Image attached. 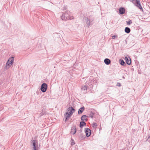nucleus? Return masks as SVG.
Returning a JSON list of instances; mask_svg holds the SVG:
<instances>
[{"mask_svg":"<svg viewBox=\"0 0 150 150\" xmlns=\"http://www.w3.org/2000/svg\"><path fill=\"white\" fill-rule=\"evenodd\" d=\"M69 12L67 11L65 13H63L62 15L61 16V19L64 21H65L67 20L72 19H73V17H70L68 15Z\"/></svg>","mask_w":150,"mask_h":150,"instance_id":"nucleus-1","label":"nucleus"},{"mask_svg":"<svg viewBox=\"0 0 150 150\" xmlns=\"http://www.w3.org/2000/svg\"><path fill=\"white\" fill-rule=\"evenodd\" d=\"M130 1L134 4L139 9L143 10V8L141 6L139 0H132Z\"/></svg>","mask_w":150,"mask_h":150,"instance_id":"nucleus-2","label":"nucleus"},{"mask_svg":"<svg viewBox=\"0 0 150 150\" xmlns=\"http://www.w3.org/2000/svg\"><path fill=\"white\" fill-rule=\"evenodd\" d=\"M75 111V110L71 106L68 108V112H66L65 114L66 115H69V116H71Z\"/></svg>","mask_w":150,"mask_h":150,"instance_id":"nucleus-3","label":"nucleus"},{"mask_svg":"<svg viewBox=\"0 0 150 150\" xmlns=\"http://www.w3.org/2000/svg\"><path fill=\"white\" fill-rule=\"evenodd\" d=\"M47 89V85L46 83H42L41 86L40 90L42 92L44 93Z\"/></svg>","mask_w":150,"mask_h":150,"instance_id":"nucleus-4","label":"nucleus"},{"mask_svg":"<svg viewBox=\"0 0 150 150\" xmlns=\"http://www.w3.org/2000/svg\"><path fill=\"white\" fill-rule=\"evenodd\" d=\"M76 131V125H73L71 127L70 134H75Z\"/></svg>","mask_w":150,"mask_h":150,"instance_id":"nucleus-5","label":"nucleus"},{"mask_svg":"<svg viewBox=\"0 0 150 150\" xmlns=\"http://www.w3.org/2000/svg\"><path fill=\"white\" fill-rule=\"evenodd\" d=\"M90 129L88 128H85V132L86 134V137H89L91 135Z\"/></svg>","mask_w":150,"mask_h":150,"instance_id":"nucleus-6","label":"nucleus"},{"mask_svg":"<svg viewBox=\"0 0 150 150\" xmlns=\"http://www.w3.org/2000/svg\"><path fill=\"white\" fill-rule=\"evenodd\" d=\"M88 88V87L86 85L82 87L81 89L82 91H83V93H85L87 92Z\"/></svg>","mask_w":150,"mask_h":150,"instance_id":"nucleus-7","label":"nucleus"},{"mask_svg":"<svg viewBox=\"0 0 150 150\" xmlns=\"http://www.w3.org/2000/svg\"><path fill=\"white\" fill-rule=\"evenodd\" d=\"M125 60L126 61V62L127 64L129 65L131 64V59L130 58V57H125Z\"/></svg>","mask_w":150,"mask_h":150,"instance_id":"nucleus-8","label":"nucleus"},{"mask_svg":"<svg viewBox=\"0 0 150 150\" xmlns=\"http://www.w3.org/2000/svg\"><path fill=\"white\" fill-rule=\"evenodd\" d=\"M85 20L86 22V26L88 28L90 25V21L89 19L87 18H86Z\"/></svg>","mask_w":150,"mask_h":150,"instance_id":"nucleus-9","label":"nucleus"},{"mask_svg":"<svg viewBox=\"0 0 150 150\" xmlns=\"http://www.w3.org/2000/svg\"><path fill=\"white\" fill-rule=\"evenodd\" d=\"M85 107L84 106H83L80 108L78 111V114L79 115H80L85 110Z\"/></svg>","mask_w":150,"mask_h":150,"instance_id":"nucleus-10","label":"nucleus"},{"mask_svg":"<svg viewBox=\"0 0 150 150\" xmlns=\"http://www.w3.org/2000/svg\"><path fill=\"white\" fill-rule=\"evenodd\" d=\"M32 141L33 142V148L34 150H36V145L38 144V142L37 140H33Z\"/></svg>","mask_w":150,"mask_h":150,"instance_id":"nucleus-11","label":"nucleus"},{"mask_svg":"<svg viewBox=\"0 0 150 150\" xmlns=\"http://www.w3.org/2000/svg\"><path fill=\"white\" fill-rule=\"evenodd\" d=\"M119 12L120 14H123L125 13V9L123 7H121L119 9Z\"/></svg>","mask_w":150,"mask_h":150,"instance_id":"nucleus-12","label":"nucleus"},{"mask_svg":"<svg viewBox=\"0 0 150 150\" xmlns=\"http://www.w3.org/2000/svg\"><path fill=\"white\" fill-rule=\"evenodd\" d=\"M87 117V116H86V115H83L81 118V120H82V121L83 122H85V121H87L88 119L86 118V117Z\"/></svg>","mask_w":150,"mask_h":150,"instance_id":"nucleus-13","label":"nucleus"},{"mask_svg":"<svg viewBox=\"0 0 150 150\" xmlns=\"http://www.w3.org/2000/svg\"><path fill=\"white\" fill-rule=\"evenodd\" d=\"M104 62L106 64L108 65L110 63L111 61L108 58H106L104 60Z\"/></svg>","mask_w":150,"mask_h":150,"instance_id":"nucleus-14","label":"nucleus"},{"mask_svg":"<svg viewBox=\"0 0 150 150\" xmlns=\"http://www.w3.org/2000/svg\"><path fill=\"white\" fill-rule=\"evenodd\" d=\"M86 126V123L84 122L81 121L80 122L79 126L80 127L82 128L84 126Z\"/></svg>","mask_w":150,"mask_h":150,"instance_id":"nucleus-15","label":"nucleus"},{"mask_svg":"<svg viewBox=\"0 0 150 150\" xmlns=\"http://www.w3.org/2000/svg\"><path fill=\"white\" fill-rule=\"evenodd\" d=\"M125 33H129L130 32V29L128 27H126L125 28Z\"/></svg>","mask_w":150,"mask_h":150,"instance_id":"nucleus-16","label":"nucleus"},{"mask_svg":"<svg viewBox=\"0 0 150 150\" xmlns=\"http://www.w3.org/2000/svg\"><path fill=\"white\" fill-rule=\"evenodd\" d=\"M13 63L11 64V62H9L8 60L7 62L6 66V67H8V68H9L11 66L12 64Z\"/></svg>","mask_w":150,"mask_h":150,"instance_id":"nucleus-17","label":"nucleus"},{"mask_svg":"<svg viewBox=\"0 0 150 150\" xmlns=\"http://www.w3.org/2000/svg\"><path fill=\"white\" fill-rule=\"evenodd\" d=\"M14 57H10L8 60L9 62H11V64L13 63V62L14 61Z\"/></svg>","mask_w":150,"mask_h":150,"instance_id":"nucleus-18","label":"nucleus"},{"mask_svg":"<svg viewBox=\"0 0 150 150\" xmlns=\"http://www.w3.org/2000/svg\"><path fill=\"white\" fill-rule=\"evenodd\" d=\"M120 64L122 66H125L126 65V64L123 60H120Z\"/></svg>","mask_w":150,"mask_h":150,"instance_id":"nucleus-19","label":"nucleus"},{"mask_svg":"<svg viewBox=\"0 0 150 150\" xmlns=\"http://www.w3.org/2000/svg\"><path fill=\"white\" fill-rule=\"evenodd\" d=\"M71 116H69V115H66L65 114V121H67L68 120V118L70 117Z\"/></svg>","mask_w":150,"mask_h":150,"instance_id":"nucleus-20","label":"nucleus"},{"mask_svg":"<svg viewBox=\"0 0 150 150\" xmlns=\"http://www.w3.org/2000/svg\"><path fill=\"white\" fill-rule=\"evenodd\" d=\"M93 113L92 112H91L88 115V116H87V117H91V118H93Z\"/></svg>","mask_w":150,"mask_h":150,"instance_id":"nucleus-21","label":"nucleus"},{"mask_svg":"<svg viewBox=\"0 0 150 150\" xmlns=\"http://www.w3.org/2000/svg\"><path fill=\"white\" fill-rule=\"evenodd\" d=\"M92 126L93 127V128L96 129V128L97 126V123H93L92 124Z\"/></svg>","mask_w":150,"mask_h":150,"instance_id":"nucleus-22","label":"nucleus"},{"mask_svg":"<svg viewBox=\"0 0 150 150\" xmlns=\"http://www.w3.org/2000/svg\"><path fill=\"white\" fill-rule=\"evenodd\" d=\"M126 22L127 25H130L132 23V21L131 20H129L128 21H126Z\"/></svg>","mask_w":150,"mask_h":150,"instance_id":"nucleus-23","label":"nucleus"},{"mask_svg":"<svg viewBox=\"0 0 150 150\" xmlns=\"http://www.w3.org/2000/svg\"><path fill=\"white\" fill-rule=\"evenodd\" d=\"M112 38L113 39H115V38H117V35H114L112 36Z\"/></svg>","mask_w":150,"mask_h":150,"instance_id":"nucleus-24","label":"nucleus"},{"mask_svg":"<svg viewBox=\"0 0 150 150\" xmlns=\"http://www.w3.org/2000/svg\"><path fill=\"white\" fill-rule=\"evenodd\" d=\"M116 86H118L119 87H120V86H121V83H119V82H117V83Z\"/></svg>","mask_w":150,"mask_h":150,"instance_id":"nucleus-25","label":"nucleus"},{"mask_svg":"<svg viewBox=\"0 0 150 150\" xmlns=\"http://www.w3.org/2000/svg\"><path fill=\"white\" fill-rule=\"evenodd\" d=\"M41 115H44V114L43 113V112H41Z\"/></svg>","mask_w":150,"mask_h":150,"instance_id":"nucleus-26","label":"nucleus"},{"mask_svg":"<svg viewBox=\"0 0 150 150\" xmlns=\"http://www.w3.org/2000/svg\"><path fill=\"white\" fill-rule=\"evenodd\" d=\"M74 142H72L71 143V144L72 145H74Z\"/></svg>","mask_w":150,"mask_h":150,"instance_id":"nucleus-27","label":"nucleus"},{"mask_svg":"<svg viewBox=\"0 0 150 150\" xmlns=\"http://www.w3.org/2000/svg\"><path fill=\"white\" fill-rule=\"evenodd\" d=\"M122 78H124V79H125V77H124V76H123Z\"/></svg>","mask_w":150,"mask_h":150,"instance_id":"nucleus-28","label":"nucleus"},{"mask_svg":"<svg viewBox=\"0 0 150 150\" xmlns=\"http://www.w3.org/2000/svg\"><path fill=\"white\" fill-rule=\"evenodd\" d=\"M82 138H84V136H82Z\"/></svg>","mask_w":150,"mask_h":150,"instance_id":"nucleus-29","label":"nucleus"}]
</instances>
